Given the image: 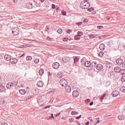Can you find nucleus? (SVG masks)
Returning <instances> with one entry per match:
<instances>
[{
  "mask_svg": "<svg viewBox=\"0 0 125 125\" xmlns=\"http://www.w3.org/2000/svg\"><path fill=\"white\" fill-rule=\"evenodd\" d=\"M118 118L119 120H123L125 119V117L124 115H119L118 116Z\"/></svg>",
  "mask_w": 125,
  "mask_h": 125,
  "instance_id": "nucleus-21",
  "label": "nucleus"
},
{
  "mask_svg": "<svg viewBox=\"0 0 125 125\" xmlns=\"http://www.w3.org/2000/svg\"><path fill=\"white\" fill-rule=\"evenodd\" d=\"M99 122V120H98L96 122L97 124H98Z\"/></svg>",
  "mask_w": 125,
  "mask_h": 125,
  "instance_id": "nucleus-63",
  "label": "nucleus"
},
{
  "mask_svg": "<svg viewBox=\"0 0 125 125\" xmlns=\"http://www.w3.org/2000/svg\"><path fill=\"white\" fill-rule=\"evenodd\" d=\"M79 92L78 91L74 90L73 92V95L75 97H77L79 95Z\"/></svg>",
  "mask_w": 125,
  "mask_h": 125,
  "instance_id": "nucleus-11",
  "label": "nucleus"
},
{
  "mask_svg": "<svg viewBox=\"0 0 125 125\" xmlns=\"http://www.w3.org/2000/svg\"><path fill=\"white\" fill-rule=\"evenodd\" d=\"M26 6L27 8L32 9L33 11H35L37 10L36 7L33 6L32 4L31 3H28L26 4Z\"/></svg>",
  "mask_w": 125,
  "mask_h": 125,
  "instance_id": "nucleus-2",
  "label": "nucleus"
},
{
  "mask_svg": "<svg viewBox=\"0 0 125 125\" xmlns=\"http://www.w3.org/2000/svg\"><path fill=\"white\" fill-rule=\"evenodd\" d=\"M55 6L54 4H52V9H55Z\"/></svg>",
  "mask_w": 125,
  "mask_h": 125,
  "instance_id": "nucleus-50",
  "label": "nucleus"
},
{
  "mask_svg": "<svg viewBox=\"0 0 125 125\" xmlns=\"http://www.w3.org/2000/svg\"><path fill=\"white\" fill-rule=\"evenodd\" d=\"M114 72L113 71H111L108 73V76L110 78H113L114 76Z\"/></svg>",
  "mask_w": 125,
  "mask_h": 125,
  "instance_id": "nucleus-12",
  "label": "nucleus"
},
{
  "mask_svg": "<svg viewBox=\"0 0 125 125\" xmlns=\"http://www.w3.org/2000/svg\"><path fill=\"white\" fill-rule=\"evenodd\" d=\"M77 33V35L80 37L81 36L83 35V32L81 31H78Z\"/></svg>",
  "mask_w": 125,
  "mask_h": 125,
  "instance_id": "nucleus-36",
  "label": "nucleus"
},
{
  "mask_svg": "<svg viewBox=\"0 0 125 125\" xmlns=\"http://www.w3.org/2000/svg\"><path fill=\"white\" fill-rule=\"evenodd\" d=\"M121 81L122 82H124L125 81V76H122L121 78Z\"/></svg>",
  "mask_w": 125,
  "mask_h": 125,
  "instance_id": "nucleus-37",
  "label": "nucleus"
},
{
  "mask_svg": "<svg viewBox=\"0 0 125 125\" xmlns=\"http://www.w3.org/2000/svg\"><path fill=\"white\" fill-rule=\"evenodd\" d=\"M37 25L38 24L37 23H36L34 25V26L35 27H36L37 26Z\"/></svg>",
  "mask_w": 125,
  "mask_h": 125,
  "instance_id": "nucleus-61",
  "label": "nucleus"
},
{
  "mask_svg": "<svg viewBox=\"0 0 125 125\" xmlns=\"http://www.w3.org/2000/svg\"><path fill=\"white\" fill-rule=\"evenodd\" d=\"M89 37L90 38H94L96 37V35L94 34H92L91 35H89Z\"/></svg>",
  "mask_w": 125,
  "mask_h": 125,
  "instance_id": "nucleus-27",
  "label": "nucleus"
},
{
  "mask_svg": "<svg viewBox=\"0 0 125 125\" xmlns=\"http://www.w3.org/2000/svg\"><path fill=\"white\" fill-rule=\"evenodd\" d=\"M103 26H98L97 28L98 29H100L103 28Z\"/></svg>",
  "mask_w": 125,
  "mask_h": 125,
  "instance_id": "nucleus-47",
  "label": "nucleus"
},
{
  "mask_svg": "<svg viewBox=\"0 0 125 125\" xmlns=\"http://www.w3.org/2000/svg\"><path fill=\"white\" fill-rule=\"evenodd\" d=\"M24 100L26 101L29 100V98H25L24 99Z\"/></svg>",
  "mask_w": 125,
  "mask_h": 125,
  "instance_id": "nucleus-58",
  "label": "nucleus"
},
{
  "mask_svg": "<svg viewBox=\"0 0 125 125\" xmlns=\"http://www.w3.org/2000/svg\"><path fill=\"white\" fill-rule=\"evenodd\" d=\"M98 62V61L97 60L94 59L91 62V65L93 67H95L97 64Z\"/></svg>",
  "mask_w": 125,
  "mask_h": 125,
  "instance_id": "nucleus-4",
  "label": "nucleus"
},
{
  "mask_svg": "<svg viewBox=\"0 0 125 125\" xmlns=\"http://www.w3.org/2000/svg\"><path fill=\"white\" fill-rule=\"evenodd\" d=\"M106 96L105 94H104L102 96H101L100 98V100L102 101L104 99V98Z\"/></svg>",
  "mask_w": 125,
  "mask_h": 125,
  "instance_id": "nucleus-42",
  "label": "nucleus"
},
{
  "mask_svg": "<svg viewBox=\"0 0 125 125\" xmlns=\"http://www.w3.org/2000/svg\"><path fill=\"white\" fill-rule=\"evenodd\" d=\"M119 94V92L115 90L113 91L112 94V96L115 97L117 96Z\"/></svg>",
  "mask_w": 125,
  "mask_h": 125,
  "instance_id": "nucleus-5",
  "label": "nucleus"
},
{
  "mask_svg": "<svg viewBox=\"0 0 125 125\" xmlns=\"http://www.w3.org/2000/svg\"><path fill=\"white\" fill-rule=\"evenodd\" d=\"M50 106H51L50 105H49L48 106H45L43 108V109H46L47 108H49L50 107Z\"/></svg>",
  "mask_w": 125,
  "mask_h": 125,
  "instance_id": "nucleus-49",
  "label": "nucleus"
},
{
  "mask_svg": "<svg viewBox=\"0 0 125 125\" xmlns=\"http://www.w3.org/2000/svg\"><path fill=\"white\" fill-rule=\"evenodd\" d=\"M119 73H121L122 75L125 74V69H121V71Z\"/></svg>",
  "mask_w": 125,
  "mask_h": 125,
  "instance_id": "nucleus-31",
  "label": "nucleus"
},
{
  "mask_svg": "<svg viewBox=\"0 0 125 125\" xmlns=\"http://www.w3.org/2000/svg\"><path fill=\"white\" fill-rule=\"evenodd\" d=\"M13 2L15 3L17 2V0H13Z\"/></svg>",
  "mask_w": 125,
  "mask_h": 125,
  "instance_id": "nucleus-56",
  "label": "nucleus"
},
{
  "mask_svg": "<svg viewBox=\"0 0 125 125\" xmlns=\"http://www.w3.org/2000/svg\"><path fill=\"white\" fill-rule=\"evenodd\" d=\"M65 87L66 91L68 93L70 92L71 91V87L69 85H66Z\"/></svg>",
  "mask_w": 125,
  "mask_h": 125,
  "instance_id": "nucleus-14",
  "label": "nucleus"
},
{
  "mask_svg": "<svg viewBox=\"0 0 125 125\" xmlns=\"http://www.w3.org/2000/svg\"><path fill=\"white\" fill-rule=\"evenodd\" d=\"M19 93L21 94H24L26 92V91L24 89H21L19 91Z\"/></svg>",
  "mask_w": 125,
  "mask_h": 125,
  "instance_id": "nucleus-23",
  "label": "nucleus"
},
{
  "mask_svg": "<svg viewBox=\"0 0 125 125\" xmlns=\"http://www.w3.org/2000/svg\"><path fill=\"white\" fill-rule=\"evenodd\" d=\"M47 39L49 41H52V40H53V38H49V37H48L47 38Z\"/></svg>",
  "mask_w": 125,
  "mask_h": 125,
  "instance_id": "nucleus-52",
  "label": "nucleus"
},
{
  "mask_svg": "<svg viewBox=\"0 0 125 125\" xmlns=\"http://www.w3.org/2000/svg\"><path fill=\"white\" fill-rule=\"evenodd\" d=\"M122 67L123 68H125V62H124L122 63Z\"/></svg>",
  "mask_w": 125,
  "mask_h": 125,
  "instance_id": "nucleus-46",
  "label": "nucleus"
},
{
  "mask_svg": "<svg viewBox=\"0 0 125 125\" xmlns=\"http://www.w3.org/2000/svg\"><path fill=\"white\" fill-rule=\"evenodd\" d=\"M91 101V100L89 99H87L85 100V102L86 104H88V103Z\"/></svg>",
  "mask_w": 125,
  "mask_h": 125,
  "instance_id": "nucleus-41",
  "label": "nucleus"
},
{
  "mask_svg": "<svg viewBox=\"0 0 125 125\" xmlns=\"http://www.w3.org/2000/svg\"><path fill=\"white\" fill-rule=\"evenodd\" d=\"M82 23V22H78L76 23V24L78 26H80L81 25Z\"/></svg>",
  "mask_w": 125,
  "mask_h": 125,
  "instance_id": "nucleus-45",
  "label": "nucleus"
},
{
  "mask_svg": "<svg viewBox=\"0 0 125 125\" xmlns=\"http://www.w3.org/2000/svg\"><path fill=\"white\" fill-rule=\"evenodd\" d=\"M17 59L15 58L10 59V62L12 64L16 63L17 62Z\"/></svg>",
  "mask_w": 125,
  "mask_h": 125,
  "instance_id": "nucleus-17",
  "label": "nucleus"
},
{
  "mask_svg": "<svg viewBox=\"0 0 125 125\" xmlns=\"http://www.w3.org/2000/svg\"><path fill=\"white\" fill-rule=\"evenodd\" d=\"M79 60V58L78 57H75L74 59V63H75L78 62Z\"/></svg>",
  "mask_w": 125,
  "mask_h": 125,
  "instance_id": "nucleus-33",
  "label": "nucleus"
},
{
  "mask_svg": "<svg viewBox=\"0 0 125 125\" xmlns=\"http://www.w3.org/2000/svg\"><path fill=\"white\" fill-rule=\"evenodd\" d=\"M105 48L104 44L103 43L101 44L99 46V48L101 51L103 50Z\"/></svg>",
  "mask_w": 125,
  "mask_h": 125,
  "instance_id": "nucleus-20",
  "label": "nucleus"
},
{
  "mask_svg": "<svg viewBox=\"0 0 125 125\" xmlns=\"http://www.w3.org/2000/svg\"><path fill=\"white\" fill-rule=\"evenodd\" d=\"M44 73V70L42 68H41L39 70V73L40 75H42Z\"/></svg>",
  "mask_w": 125,
  "mask_h": 125,
  "instance_id": "nucleus-25",
  "label": "nucleus"
},
{
  "mask_svg": "<svg viewBox=\"0 0 125 125\" xmlns=\"http://www.w3.org/2000/svg\"><path fill=\"white\" fill-rule=\"evenodd\" d=\"M87 9V10L90 11H91L94 10V9L93 7H91L90 8H88Z\"/></svg>",
  "mask_w": 125,
  "mask_h": 125,
  "instance_id": "nucleus-44",
  "label": "nucleus"
},
{
  "mask_svg": "<svg viewBox=\"0 0 125 125\" xmlns=\"http://www.w3.org/2000/svg\"><path fill=\"white\" fill-rule=\"evenodd\" d=\"M39 60L38 59H36L34 60V62L36 63H39Z\"/></svg>",
  "mask_w": 125,
  "mask_h": 125,
  "instance_id": "nucleus-40",
  "label": "nucleus"
},
{
  "mask_svg": "<svg viewBox=\"0 0 125 125\" xmlns=\"http://www.w3.org/2000/svg\"><path fill=\"white\" fill-rule=\"evenodd\" d=\"M62 14L64 15H66V12L64 11H62Z\"/></svg>",
  "mask_w": 125,
  "mask_h": 125,
  "instance_id": "nucleus-48",
  "label": "nucleus"
},
{
  "mask_svg": "<svg viewBox=\"0 0 125 125\" xmlns=\"http://www.w3.org/2000/svg\"><path fill=\"white\" fill-rule=\"evenodd\" d=\"M1 125H8L6 123H3Z\"/></svg>",
  "mask_w": 125,
  "mask_h": 125,
  "instance_id": "nucleus-55",
  "label": "nucleus"
},
{
  "mask_svg": "<svg viewBox=\"0 0 125 125\" xmlns=\"http://www.w3.org/2000/svg\"><path fill=\"white\" fill-rule=\"evenodd\" d=\"M73 40V39L71 38L69 39L68 38H64L63 39V41L64 42H66L68 41H69V42H70V41Z\"/></svg>",
  "mask_w": 125,
  "mask_h": 125,
  "instance_id": "nucleus-22",
  "label": "nucleus"
},
{
  "mask_svg": "<svg viewBox=\"0 0 125 125\" xmlns=\"http://www.w3.org/2000/svg\"><path fill=\"white\" fill-rule=\"evenodd\" d=\"M48 74L49 75H51L52 74V73H51L50 74V72H48Z\"/></svg>",
  "mask_w": 125,
  "mask_h": 125,
  "instance_id": "nucleus-62",
  "label": "nucleus"
},
{
  "mask_svg": "<svg viewBox=\"0 0 125 125\" xmlns=\"http://www.w3.org/2000/svg\"><path fill=\"white\" fill-rule=\"evenodd\" d=\"M60 114V113H58L56 114L55 115H54L55 116L57 117Z\"/></svg>",
  "mask_w": 125,
  "mask_h": 125,
  "instance_id": "nucleus-53",
  "label": "nucleus"
},
{
  "mask_svg": "<svg viewBox=\"0 0 125 125\" xmlns=\"http://www.w3.org/2000/svg\"><path fill=\"white\" fill-rule=\"evenodd\" d=\"M123 62V60L121 58L118 59L116 61V62L117 64H121Z\"/></svg>",
  "mask_w": 125,
  "mask_h": 125,
  "instance_id": "nucleus-13",
  "label": "nucleus"
},
{
  "mask_svg": "<svg viewBox=\"0 0 125 125\" xmlns=\"http://www.w3.org/2000/svg\"><path fill=\"white\" fill-rule=\"evenodd\" d=\"M81 115L79 116L76 117V119H78L81 117Z\"/></svg>",
  "mask_w": 125,
  "mask_h": 125,
  "instance_id": "nucleus-54",
  "label": "nucleus"
},
{
  "mask_svg": "<svg viewBox=\"0 0 125 125\" xmlns=\"http://www.w3.org/2000/svg\"><path fill=\"white\" fill-rule=\"evenodd\" d=\"M86 59L85 57L83 58L81 60V62L82 63V64H84L83 63H85L86 62Z\"/></svg>",
  "mask_w": 125,
  "mask_h": 125,
  "instance_id": "nucleus-30",
  "label": "nucleus"
},
{
  "mask_svg": "<svg viewBox=\"0 0 125 125\" xmlns=\"http://www.w3.org/2000/svg\"><path fill=\"white\" fill-rule=\"evenodd\" d=\"M93 104V102H91L90 104L89 105L90 106L92 105Z\"/></svg>",
  "mask_w": 125,
  "mask_h": 125,
  "instance_id": "nucleus-57",
  "label": "nucleus"
},
{
  "mask_svg": "<svg viewBox=\"0 0 125 125\" xmlns=\"http://www.w3.org/2000/svg\"><path fill=\"white\" fill-rule=\"evenodd\" d=\"M89 124V122L88 121L85 123V124L86 125H88Z\"/></svg>",
  "mask_w": 125,
  "mask_h": 125,
  "instance_id": "nucleus-59",
  "label": "nucleus"
},
{
  "mask_svg": "<svg viewBox=\"0 0 125 125\" xmlns=\"http://www.w3.org/2000/svg\"><path fill=\"white\" fill-rule=\"evenodd\" d=\"M114 71L115 72L119 73L120 72V71H121V69L120 67H119L116 66L114 68Z\"/></svg>",
  "mask_w": 125,
  "mask_h": 125,
  "instance_id": "nucleus-9",
  "label": "nucleus"
},
{
  "mask_svg": "<svg viewBox=\"0 0 125 125\" xmlns=\"http://www.w3.org/2000/svg\"><path fill=\"white\" fill-rule=\"evenodd\" d=\"M4 58L7 61L10 60V55L8 54L5 55L4 56Z\"/></svg>",
  "mask_w": 125,
  "mask_h": 125,
  "instance_id": "nucleus-19",
  "label": "nucleus"
},
{
  "mask_svg": "<svg viewBox=\"0 0 125 125\" xmlns=\"http://www.w3.org/2000/svg\"><path fill=\"white\" fill-rule=\"evenodd\" d=\"M37 85L39 87H42L43 85V82L41 81H39L37 83Z\"/></svg>",
  "mask_w": 125,
  "mask_h": 125,
  "instance_id": "nucleus-16",
  "label": "nucleus"
},
{
  "mask_svg": "<svg viewBox=\"0 0 125 125\" xmlns=\"http://www.w3.org/2000/svg\"><path fill=\"white\" fill-rule=\"evenodd\" d=\"M104 53L103 52H100L99 54L98 55L100 57H102L103 56V55Z\"/></svg>",
  "mask_w": 125,
  "mask_h": 125,
  "instance_id": "nucleus-34",
  "label": "nucleus"
},
{
  "mask_svg": "<svg viewBox=\"0 0 125 125\" xmlns=\"http://www.w3.org/2000/svg\"><path fill=\"white\" fill-rule=\"evenodd\" d=\"M120 91L123 92H125V86H122L120 88Z\"/></svg>",
  "mask_w": 125,
  "mask_h": 125,
  "instance_id": "nucleus-29",
  "label": "nucleus"
},
{
  "mask_svg": "<svg viewBox=\"0 0 125 125\" xmlns=\"http://www.w3.org/2000/svg\"><path fill=\"white\" fill-rule=\"evenodd\" d=\"M103 67V65L101 64H97L96 66V69L99 70L102 69Z\"/></svg>",
  "mask_w": 125,
  "mask_h": 125,
  "instance_id": "nucleus-15",
  "label": "nucleus"
},
{
  "mask_svg": "<svg viewBox=\"0 0 125 125\" xmlns=\"http://www.w3.org/2000/svg\"><path fill=\"white\" fill-rule=\"evenodd\" d=\"M51 117H53V114H51Z\"/></svg>",
  "mask_w": 125,
  "mask_h": 125,
  "instance_id": "nucleus-64",
  "label": "nucleus"
},
{
  "mask_svg": "<svg viewBox=\"0 0 125 125\" xmlns=\"http://www.w3.org/2000/svg\"><path fill=\"white\" fill-rule=\"evenodd\" d=\"M74 120V119L73 118H72L71 119L69 120V122L71 123Z\"/></svg>",
  "mask_w": 125,
  "mask_h": 125,
  "instance_id": "nucleus-51",
  "label": "nucleus"
},
{
  "mask_svg": "<svg viewBox=\"0 0 125 125\" xmlns=\"http://www.w3.org/2000/svg\"><path fill=\"white\" fill-rule=\"evenodd\" d=\"M17 29V28H16L13 29L12 32V33L13 35H16L18 34V30Z\"/></svg>",
  "mask_w": 125,
  "mask_h": 125,
  "instance_id": "nucleus-7",
  "label": "nucleus"
},
{
  "mask_svg": "<svg viewBox=\"0 0 125 125\" xmlns=\"http://www.w3.org/2000/svg\"><path fill=\"white\" fill-rule=\"evenodd\" d=\"M57 32L59 34H61L62 33V31L61 29H59L58 30Z\"/></svg>",
  "mask_w": 125,
  "mask_h": 125,
  "instance_id": "nucleus-38",
  "label": "nucleus"
},
{
  "mask_svg": "<svg viewBox=\"0 0 125 125\" xmlns=\"http://www.w3.org/2000/svg\"><path fill=\"white\" fill-rule=\"evenodd\" d=\"M66 31L67 32V33L68 34H70V33L72 31V30L71 29H68L67 30H66Z\"/></svg>",
  "mask_w": 125,
  "mask_h": 125,
  "instance_id": "nucleus-39",
  "label": "nucleus"
},
{
  "mask_svg": "<svg viewBox=\"0 0 125 125\" xmlns=\"http://www.w3.org/2000/svg\"><path fill=\"white\" fill-rule=\"evenodd\" d=\"M89 3L83 1H82L80 4V7L82 9H87L90 7Z\"/></svg>",
  "mask_w": 125,
  "mask_h": 125,
  "instance_id": "nucleus-1",
  "label": "nucleus"
},
{
  "mask_svg": "<svg viewBox=\"0 0 125 125\" xmlns=\"http://www.w3.org/2000/svg\"><path fill=\"white\" fill-rule=\"evenodd\" d=\"M60 83L62 86L65 87L67 84V81L64 79H62L60 80Z\"/></svg>",
  "mask_w": 125,
  "mask_h": 125,
  "instance_id": "nucleus-3",
  "label": "nucleus"
},
{
  "mask_svg": "<svg viewBox=\"0 0 125 125\" xmlns=\"http://www.w3.org/2000/svg\"><path fill=\"white\" fill-rule=\"evenodd\" d=\"M62 76V75L61 73H58L57 75V77L59 78H60Z\"/></svg>",
  "mask_w": 125,
  "mask_h": 125,
  "instance_id": "nucleus-43",
  "label": "nucleus"
},
{
  "mask_svg": "<svg viewBox=\"0 0 125 125\" xmlns=\"http://www.w3.org/2000/svg\"><path fill=\"white\" fill-rule=\"evenodd\" d=\"M70 59L67 57H64L62 58V61L65 63L68 62L69 61Z\"/></svg>",
  "mask_w": 125,
  "mask_h": 125,
  "instance_id": "nucleus-10",
  "label": "nucleus"
},
{
  "mask_svg": "<svg viewBox=\"0 0 125 125\" xmlns=\"http://www.w3.org/2000/svg\"><path fill=\"white\" fill-rule=\"evenodd\" d=\"M52 66L53 68L54 69H57L59 67L60 64L58 62H55L53 63Z\"/></svg>",
  "mask_w": 125,
  "mask_h": 125,
  "instance_id": "nucleus-6",
  "label": "nucleus"
},
{
  "mask_svg": "<svg viewBox=\"0 0 125 125\" xmlns=\"http://www.w3.org/2000/svg\"><path fill=\"white\" fill-rule=\"evenodd\" d=\"M14 85V84L12 83L9 82L7 84L6 86L7 88L10 89Z\"/></svg>",
  "mask_w": 125,
  "mask_h": 125,
  "instance_id": "nucleus-8",
  "label": "nucleus"
},
{
  "mask_svg": "<svg viewBox=\"0 0 125 125\" xmlns=\"http://www.w3.org/2000/svg\"><path fill=\"white\" fill-rule=\"evenodd\" d=\"M83 21L84 22H86L87 21V19H85Z\"/></svg>",
  "mask_w": 125,
  "mask_h": 125,
  "instance_id": "nucleus-60",
  "label": "nucleus"
},
{
  "mask_svg": "<svg viewBox=\"0 0 125 125\" xmlns=\"http://www.w3.org/2000/svg\"><path fill=\"white\" fill-rule=\"evenodd\" d=\"M32 58V57L31 56H27L26 57V59L28 61L31 60Z\"/></svg>",
  "mask_w": 125,
  "mask_h": 125,
  "instance_id": "nucleus-32",
  "label": "nucleus"
},
{
  "mask_svg": "<svg viewBox=\"0 0 125 125\" xmlns=\"http://www.w3.org/2000/svg\"><path fill=\"white\" fill-rule=\"evenodd\" d=\"M74 39L75 40H80V37L77 35H76L74 36Z\"/></svg>",
  "mask_w": 125,
  "mask_h": 125,
  "instance_id": "nucleus-28",
  "label": "nucleus"
},
{
  "mask_svg": "<svg viewBox=\"0 0 125 125\" xmlns=\"http://www.w3.org/2000/svg\"><path fill=\"white\" fill-rule=\"evenodd\" d=\"M105 66L107 68H111L112 67L113 65L111 64H105Z\"/></svg>",
  "mask_w": 125,
  "mask_h": 125,
  "instance_id": "nucleus-24",
  "label": "nucleus"
},
{
  "mask_svg": "<svg viewBox=\"0 0 125 125\" xmlns=\"http://www.w3.org/2000/svg\"><path fill=\"white\" fill-rule=\"evenodd\" d=\"M78 114L77 112L75 111H72L71 112V114L72 115H77Z\"/></svg>",
  "mask_w": 125,
  "mask_h": 125,
  "instance_id": "nucleus-35",
  "label": "nucleus"
},
{
  "mask_svg": "<svg viewBox=\"0 0 125 125\" xmlns=\"http://www.w3.org/2000/svg\"><path fill=\"white\" fill-rule=\"evenodd\" d=\"M85 66L87 67H88L90 66L91 65V63L90 62L88 61H86L84 63Z\"/></svg>",
  "mask_w": 125,
  "mask_h": 125,
  "instance_id": "nucleus-18",
  "label": "nucleus"
},
{
  "mask_svg": "<svg viewBox=\"0 0 125 125\" xmlns=\"http://www.w3.org/2000/svg\"><path fill=\"white\" fill-rule=\"evenodd\" d=\"M5 90V87L4 86H0V92H2Z\"/></svg>",
  "mask_w": 125,
  "mask_h": 125,
  "instance_id": "nucleus-26",
  "label": "nucleus"
}]
</instances>
